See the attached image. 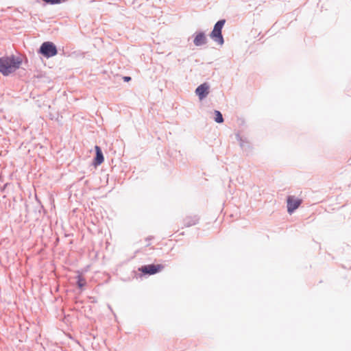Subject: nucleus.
I'll list each match as a JSON object with an SVG mask.
<instances>
[{
	"mask_svg": "<svg viewBox=\"0 0 351 351\" xmlns=\"http://www.w3.org/2000/svg\"><path fill=\"white\" fill-rule=\"evenodd\" d=\"M206 43L207 38L203 32L197 33L193 40L194 45L197 47L205 45Z\"/></svg>",
	"mask_w": 351,
	"mask_h": 351,
	"instance_id": "obj_9",
	"label": "nucleus"
},
{
	"mask_svg": "<svg viewBox=\"0 0 351 351\" xmlns=\"http://www.w3.org/2000/svg\"><path fill=\"white\" fill-rule=\"evenodd\" d=\"M95 149V156L93 159V165L95 167L100 165L104 160V157L100 147L96 145Z\"/></svg>",
	"mask_w": 351,
	"mask_h": 351,
	"instance_id": "obj_7",
	"label": "nucleus"
},
{
	"mask_svg": "<svg viewBox=\"0 0 351 351\" xmlns=\"http://www.w3.org/2000/svg\"><path fill=\"white\" fill-rule=\"evenodd\" d=\"M214 114H215V118H214V119H215V121L217 123H223V115H222V114L221 113V112H220V111L215 110L214 111Z\"/></svg>",
	"mask_w": 351,
	"mask_h": 351,
	"instance_id": "obj_10",
	"label": "nucleus"
},
{
	"mask_svg": "<svg viewBox=\"0 0 351 351\" xmlns=\"http://www.w3.org/2000/svg\"><path fill=\"white\" fill-rule=\"evenodd\" d=\"M164 269V266L161 264H149L143 265L138 268V271H141L143 275H154L160 272Z\"/></svg>",
	"mask_w": 351,
	"mask_h": 351,
	"instance_id": "obj_4",
	"label": "nucleus"
},
{
	"mask_svg": "<svg viewBox=\"0 0 351 351\" xmlns=\"http://www.w3.org/2000/svg\"><path fill=\"white\" fill-rule=\"evenodd\" d=\"M199 220V217L196 215L186 216L183 219V225L184 227H191L192 226H195L197 223H198Z\"/></svg>",
	"mask_w": 351,
	"mask_h": 351,
	"instance_id": "obj_8",
	"label": "nucleus"
},
{
	"mask_svg": "<svg viewBox=\"0 0 351 351\" xmlns=\"http://www.w3.org/2000/svg\"><path fill=\"white\" fill-rule=\"evenodd\" d=\"M38 53L42 54L45 58H51L58 53V50L56 45L52 42H44L38 49Z\"/></svg>",
	"mask_w": 351,
	"mask_h": 351,
	"instance_id": "obj_3",
	"label": "nucleus"
},
{
	"mask_svg": "<svg viewBox=\"0 0 351 351\" xmlns=\"http://www.w3.org/2000/svg\"><path fill=\"white\" fill-rule=\"evenodd\" d=\"M195 93L200 100L206 97L209 93V86L206 83H204L195 89Z\"/></svg>",
	"mask_w": 351,
	"mask_h": 351,
	"instance_id": "obj_6",
	"label": "nucleus"
},
{
	"mask_svg": "<svg viewBox=\"0 0 351 351\" xmlns=\"http://www.w3.org/2000/svg\"><path fill=\"white\" fill-rule=\"evenodd\" d=\"M86 285V280L85 279L81 276H77V285L79 288L82 289V287H84Z\"/></svg>",
	"mask_w": 351,
	"mask_h": 351,
	"instance_id": "obj_11",
	"label": "nucleus"
},
{
	"mask_svg": "<svg viewBox=\"0 0 351 351\" xmlns=\"http://www.w3.org/2000/svg\"><path fill=\"white\" fill-rule=\"evenodd\" d=\"M130 80H131V77H129V76L124 77V80H125V82H128V81H130Z\"/></svg>",
	"mask_w": 351,
	"mask_h": 351,
	"instance_id": "obj_12",
	"label": "nucleus"
},
{
	"mask_svg": "<svg viewBox=\"0 0 351 351\" xmlns=\"http://www.w3.org/2000/svg\"><path fill=\"white\" fill-rule=\"evenodd\" d=\"M22 63V60L19 57L5 56L0 58V72L4 75L8 76L12 72L18 69Z\"/></svg>",
	"mask_w": 351,
	"mask_h": 351,
	"instance_id": "obj_1",
	"label": "nucleus"
},
{
	"mask_svg": "<svg viewBox=\"0 0 351 351\" xmlns=\"http://www.w3.org/2000/svg\"><path fill=\"white\" fill-rule=\"evenodd\" d=\"M301 199L295 198L293 195H289L287 198V212L289 214L293 213L302 204Z\"/></svg>",
	"mask_w": 351,
	"mask_h": 351,
	"instance_id": "obj_5",
	"label": "nucleus"
},
{
	"mask_svg": "<svg viewBox=\"0 0 351 351\" xmlns=\"http://www.w3.org/2000/svg\"><path fill=\"white\" fill-rule=\"evenodd\" d=\"M225 23V19L219 20L215 24L213 31L209 34L210 38L220 45H222L224 43V39L222 35V29Z\"/></svg>",
	"mask_w": 351,
	"mask_h": 351,
	"instance_id": "obj_2",
	"label": "nucleus"
}]
</instances>
